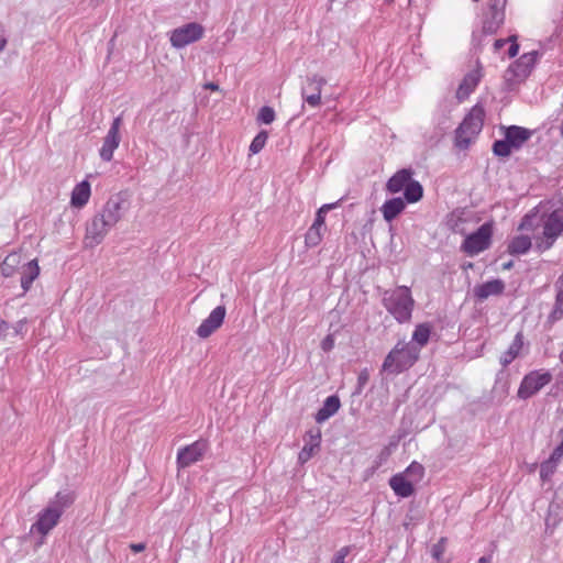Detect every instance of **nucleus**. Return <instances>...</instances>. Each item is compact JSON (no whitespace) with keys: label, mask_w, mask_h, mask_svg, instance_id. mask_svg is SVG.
<instances>
[{"label":"nucleus","mask_w":563,"mask_h":563,"mask_svg":"<svg viewBox=\"0 0 563 563\" xmlns=\"http://www.w3.org/2000/svg\"><path fill=\"white\" fill-rule=\"evenodd\" d=\"M21 286L24 291H27L40 274V267L36 260H31L21 266Z\"/></svg>","instance_id":"5701e85b"},{"label":"nucleus","mask_w":563,"mask_h":563,"mask_svg":"<svg viewBox=\"0 0 563 563\" xmlns=\"http://www.w3.org/2000/svg\"><path fill=\"white\" fill-rule=\"evenodd\" d=\"M505 288L504 283L500 279H494L486 282L479 286H477L474 289L475 296L481 299L485 300L490 296H496L503 292Z\"/></svg>","instance_id":"b1692460"},{"label":"nucleus","mask_w":563,"mask_h":563,"mask_svg":"<svg viewBox=\"0 0 563 563\" xmlns=\"http://www.w3.org/2000/svg\"><path fill=\"white\" fill-rule=\"evenodd\" d=\"M420 350L417 345L399 341L387 354L383 362V371L397 375L409 369L418 361Z\"/></svg>","instance_id":"f03ea898"},{"label":"nucleus","mask_w":563,"mask_h":563,"mask_svg":"<svg viewBox=\"0 0 563 563\" xmlns=\"http://www.w3.org/2000/svg\"><path fill=\"white\" fill-rule=\"evenodd\" d=\"M493 235V224L484 223L474 233L468 234L463 244L462 250L470 256L477 255L478 253L487 250L490 245Z\"/></svg>","instance_id":"6e6552de"},{"label":"nucleus","mask_w":563,"mask_h":563,"mask_svg":"<svg viewBox=\"0 0 563 563\" xmlns=\"http://www.w3.org/2000/svg\"><path fill=\"white\" fill-rule=\"evenodd\" d=\"M563 457V444L559 445L551 454V456L549 457V460L553 461L554 463L558 464V462L560 461V459Z\"/></svg>","instance_id":"c03bdc74"},{"label":"nucleus","mask_w":563,"mask_h":563,"mask_svg":"<svg viewBox=\"0 0 563 563\" xmlns=\"http://www.w3.org/2000/svg\"><path fill=\"white\" fill-rule=\"evenodd\" d=\"M125 205V196L121 192L117 194L107 200L97 216L104 220L106 224L110 225V228H113L122 219Z\"/></svg>","instance_id":"9d476101"},{"label":"nucleus","mask_w":563,"mask_h":563,"mask_svg":"<svg viewBox=\"0 0 563 563\" xmlns=\"http://www.w3.org/2000/svg\"><path fill=\"white\" fill-rule=\"evenodd\" d=\"M511 42L512 43H511V45H510V47L508 49L509 57L516 56L518 54V51H519V46H518V44L515 43V40L511 41Z\"/></svg>","instance_id":"de8ad7c7"},{"label":"nucleus","mask_w":563,"mask_h":563,"mask_svg":"<svg viewBox=\"0 0 563 563\" xmlns=\"http://www.w3.org/2000/svg\"><path fill=\"white\" fill-rule=\"evenodd\" d=\"M91 196V186L88 180L77 184L70 195V206L77 209L84 208Z\"/></svg>","instance_id":"6ab92c4d"},{"label":"nucleus","mask_w":563,"mask_h":563,"mask_svg":"<svg viewBox=\"0 0 563 563\" xmlns=\"http://www.w3.org/2000/svg\"><path fill=\"white\" fill-rule=\"evenodd\" d=\"M532 135L526 128L511 125L505 129V137L511 143L515 150L521 147Z\"/></svg>","instance_id":"4be33fe9"},{"label":"nucleus","mask_w":563,"mask_h":563,"mask_svg":"<svg viewBox=\"0 0 563 563\" xmlns=\"http://www.w3.org/2000/svg\"><path fill=\"white\" fill-rule=\"evenodd\" d=\"M504 21V11L489 10L488 15L483 22V30L485 33L494 34L503 25Z\"/></svg>","instance_id":"c85d7f7f"},{"label":"nucleus","mask_w":563,"mask_h":563,"mask_svg":"<svg viewBox=\"0 0 563 563\" xmlns=\"http://www.w3.org/2000/svg\"><path fill=\"white\" fill-rule=\"evenodd\" d=\"M383 305L398 322L404 323L411 319L415 300L408 287L398 286L384 291Z\"/></svg>","instance_id":"7ed1b4c3"},{"label":"nucleus","mask_w":563,"mask_h":563,"mask_svg":"<svg viewBox=\"0 0 563 563\" xmlns=\"http://www.w3.org/2000/svg\"><path fill=\"white\" fill-rule=\"evenodd\" d=\"M338 203H325L320 207L316 213V219L312 225L324 229L325 230V214L328 211L334 209Z\"/></svg>","instance_id":"c9c22d12"},{"label":"nucleus","mask_w":563,"mask_h":563,"mask_svg":"<svg viewBox=\"0 0 563 563\" xmlns=\"http://www.w3.org/2000/svg\"><path fill=\"white\" fill-rule=\"evenodd\" d=\"M523 79H519L518 74L512 65L504 74V85L507 90H514Z\"/></svg>","instance_id":"72a5a7b5"},{"label":"nucleus","mask_w":563,"mask_h":563,"mask_svg":"<svg viewBox=\"0 0 563 563\" xmlns=\"http://www.w3.org/2000/svg\"><path fill=\"white\" fill-rule=\"evenodd\" d=\"M227 314V309L224 306L216 307L209 316L202 320L200 325L197 328L196 333L201 339L209 338L213 332H216L223 323Z\"/></svg>","instance_id":"2eb2a0df"},{"label":"nucleus","mask_w":563,"mask_h":563,"mask_svg":"<svg viewBox=\"0 0 563 563\" xmlns=\"http://www.w3.org/2000/svg\"><path fill=\"white\" fill-rule=\"evenodd\" d=\"M122 125V118L117 117L111 123V126L103 139L99 155L102 161L110 162L113 158L114 151L119 147L121 142L120 129Z\"/></svg>","instance_id":"f8f14e48"},{"label":"nucleus","mask_w":563,"mask_h":563,"mask_svg":"<svg viewBox=\"0 0 563 563\" xmlns=\"http://www.w3.org/2000/svg\"><path fill=\"white\" fill-rule=\"evenodd\" d=\"M60 515H58V510L49 508L46 506L42 511L37 514L36 521L31 527V533L41 534L40 544L44 543V538L53 530L57 523L59 522Z\"/></svg>","instance_id":"9b49d317"},{"label":"nucleus","mask_w":563,"mask_h":563,"mask_svg":"<svg viewBox=\"0 0 563 563\" xmlns=\"http://www.w3.org/2000/svg\"><path fill=\"white\" fill-rule=\"evenodd\" d=\"M519 230L531 231L536 247L541 252L547 251L563 232V210L541 214L534 209L522 219Z\"/></svg>","instance_id":"f257e3e1"},{"label":"nucleus","mask_w":563,"mask_h":563,"mask_svg":"<svg viewBox=\"0 0 563 563\" xmlns=\"http://www.w3.org/2000/svg\"><path fill=\"white\" fill-rule=\"evenodd\" d=\"M386 190L389 194H397L404 190L405 199L408 203L418 202L423 196L421 184L412 179L410 169H400L394 174L386 184Z\"/></svg>","instance_id":"20e7f679"},{"label":"nucleus","mask_w":563,"mask_h":563,"mask_svg":"<svg viewBox=\"0 0 563 563\" xmlns=\"http://www.w3.org/2000/svg\"><path fill=\"white\" fill-rule=\"evenodd\" d=\"M207 448V442L200 440L180 449L177 454L178 466L185 468L200 461L206 453Z\"/></svg>","instance_id":"dca6fc26"},{"label":"nucleus","mask_w":563,"mask_h":563,"mask_svg":"<svg viewBox=\"0 0 563 563\" xmlns=\"http://www.w3.org/2000/svg\"><path fill=\"white\" fill-rule=\"evenodd\" d=\"M484 115L482 107L475 106L472 108L456 131V145L459 147L466 148L477 136L483 128Z\"/></svg>","instance_id":"423d86ee"},{"label":"nucleus","mask_w":563,"mask_h":563,"mask_svg":"<svg viewBox=\"0 0 563 563\" xmlns=\"http://www.w3.org/2000/svg\"><path fill=\"white\" fill-rule=\"evenodd\" d=\"M552 379V375L545 371H532L527 374L519 386L518 397L528 399L539 393Z\"/></svg>","instance_id":"1a4fd4ad"},{"label":"nucleus","mask_w":563,"mask_h":563,"mask_svg":"<svg viewBox=\"0 0 563 563\" xmlns=\"http://www.w3.org/2000/svg\"><path fill=\"white\" fill-rule=\"evenodd\" d=\"M305 441L306 443L298 455V462L300 464L307 463L319 450L321 443V430L319 428L310 429L306 433Z\"/></svg>","instance_id":"a211bd4d"},{"label":"nucleus","mask_w":563,"mask_h":563,"mask_svg":"<svg viewBox=\"0 0 563 563\" xmlns=\"http://www.w3.org/2000/svg\"><path fill=\"white\" fill-rule=\"evenodd\" d=\"M324 231V229L311 224V227L308 229L305 235L306 246L309 249L318 246L323 239Z\"/></svg>","instance_id":"2f4dec72"},{"label":"nucleus","mask_w":563,"mask_h":563,"mask_svg":"<svg viewBox=\"0 0 563 563\" xmlns=\"http://www.w3.org/2000/svg\"><path fill=\"white\" fill-rule=\"evenodd\" d=\"M523 346L522 334L517 333L508 350L501 354L500 364L506 367L518 357Z\"/></svg>","instance_id":"bb28decb"},{"label":"nucleus","mask_w":563,"mask_h":563,"mask_svg":"<svg viewBox=\"0 0 563 563\" xmlns=\"http://www.w3.org/2000/svg\"><path fill=\"white\" fill-rule=\"evenodd\" d=\"M424 468L418 462H412L404 472L389 479V486L394 493L402 498L410 497L415 493V486L423 478Z\"/></svg>","instance_id":"39448f33"},{"label":"nucleus","mask_w":563,"mask_h":563,"mask_svg":"<svg viewBox=\"0 0 563 563\" xmlns=\"http://www.w3.org/2000/svg\"><path fill=\"white\" fill-rule=\"evenodd\" d=\"M406 202V199L400 197L386 200L380 207L384 220L391 222L394 219H396L405 210Z\"/></svg>","instance_id":"412c9836"},{"label":"nucleus","mask_w":563,"mask_h":563,"mask_svg":"<svg viewBox=\"0 0 563 563\" xmlns=\"http://www.w3.org/2000/svg\"><path fill=\"white\" fill-rule=\"evenodd\" d=\"M482 67L479 64H476V67L467 73L459 85L456 98L460 101L465 100L475 90L482 79Z\"/></svg>","instance_id":"f3484780"},{"label":"nucleus","mask_w":563,"mask_h":563,"mask_svg":"<svg viewBox=\"0 0 563 563\" xmlns=\"http://www.w3.org/2000/svg\"><path fill=\"white\" fill-rule=\"evenodd\" d=\"M514 146L506 137L504 140L496 141L493 145L494 154L501 157L509 156Z\"/></svg>","instance_id":"f704fd0d"},{"label":"nucleus","mask_w":563,"mask_h":563,"mask_svg":"<svg viewBox=\"0 0 563 563\" xmlns=\"http://www.w3.org/2000/svg\"><path fill=\"white\" fill-rule=\"evenodd\" d=\"M23 262L22 254L19 252L10 253L1 263V273L5 277H10L16 272L20 273Z\"/></svg>","instance_id":"393cba45"},{"label":"nucleus","mask_w":563,"mask_h":563,"mask_svg":"<svg viewBox=\"0 0 563 563\" xmlns=\"http://www.w3.org/2000/svg\"><path fill=\"white\" fill-rule=\"evenodd\" d=\"M75 496L71 492H58L53 499L49 500L48 507L58 510V515L63 512L74 503Z\"/></svg>","instance_id":"cd10ccee"},{"label":"nucleus","mask_w":563,"mask_h":563,"mask_svg":"<svg viewBox=\"0 0 563 563\" xmlns=\"http://www.w3.org/2000/svg\"><path fill=\"white\" fill-rule=\"evenodd\" d=\"M275 120V111L271 107H262L257 114V121L263 124H271Z\"/></svg>","instance_id":"4c0bfd02"},{"label":"nucleus","mask_w":563,"mask_h":563,"mask_svg":"<svg viewBox=\"0 0 563 563\" xmlns=\"http://www.w3.org/2000/svg\"><path fill=\"white\" fill-rule=\"evenodd\" d=\"M325 84L327 80L322 76H309L301 88V96L305 102L312 108L319 107L321 103V91Z\"/></svg>","instance_id":"4468645a"},{"label":"nucleus","mask_w":563,"mask_h":563,"mask_svg":"<svg viewBox=\"0 0 563 563\" xmlns=\"http://www.w3.org/2000/svg\"><path fill=\"white\" fill-rule=\"evenodd\" d=\"M334 347V339L332 335H327L321 342V349L329 352Z\"/></svg>","instance_id":"79ce46f5"},{"label":"nucleus","mask_w":563,"mask_h":563,"mask_svg":"<svg viewBox=\"0 0 563 563\" xmlns=\"http://www.w3.org/2000/svg\"><path fill=\"white\" fill-rule=\"evenodd\" d=\"M507 0H489V10L504 11Z\"/></svg>","instance_id":"a19ab883"},{"label":"nucleus","mask_w":563,"mask_h":563,"mask_svg":"<svg viewBox=\"0 0 563 563\" xmlns=\"http://www.w3.org/2000/svg\"><path fill=\"white\" fill-rule=\"evenodd\" d=\"M130 549L133 552L139 553V552L144 551L146 549V545H145V543H131Z\"/></svg>","instance_id":"49530a36"},{"label":"nucleus","mask_w":563,"mask_h":563,"mask_svg":"<svg viewBox=\"0 0 563 563\" xmlns=\"http://www.w3.org/2000/svg\"><path fill=\"white\" fill-rule=\"evenodd\" d=\"M538 58L539 53L537 51H532L523 54L516 63L512 64L514 68L518 74L519 79L525 80L530 75Z\"/></svg>","instance_id":"aec40b11"},{"label":"nucleus","mask_w":563,"mask_h":563,"mask_svg":"<svg viewBox=\"0 0 563 563\" xmlns=\"http://www.w3.org/2000/svg\"><path fill=\"white\" fill-rule=\"evenodd\" d=\"M514 40H516L515 36H511L508 40H497V41H495V43H494L495 51L497 52V51L501 49L507 42L514 41Z\"/></svg>","instance_id":"a18cd8bd"},{"label":"nucleus","mask_w":563,"mask_h":563,"mask_svg":"<svg viewBox=\"0 0 563 563\" xmlns=\"http://www.w3.org/2000/svg\"><path fill=\"white\" fill-rule=\"evenodd\" d=\"M8 329V323L4 320L0 319V340L5 335Z\"/></svg>","instance_id":"09e8293b"},{"label":"nucleus","mask_w":563,"mask_h":563,"mask_svg":"<svg viewBox=\"0 0 563 563\" xmlns=\"http://www.w3.org/2000/svg\"><path fill=\"white\" fill-rule=\"evenodd\" d=\"M267 139L268 133L266 131H261L251 142L250 154L254 155L260 153L264 148Z\"/></svg>","instance_id":"e433bc0d"},{"label":"nucleus","mask_w":563,"mask_h":563,"mask_svg":"<svg viewBox=\"0 0 563 563\" xmlns=\"http://www.w3.org/2000/svg\"><path fill=\"white\" fill-rule=\"evenodd\" d=\"M431 325L429 323H420L416 327L412 333V344L417 345L419 350L424 346L430 338Z\"/></svg>","instance_id":"7c9ffc66"},{"label":"nucleus","mask_w":563,"mask_h":563,"mask_svg":"<svg viewBox=\"0 0 563 563\" xmlns=\"http://www.w3.org/2000/svg\"><path fill=\"white\" fill-rule=\"evenodd\" d=\"M205 35V27L197 22L180 25L169 33V42L174 48H184L201 40Z\"/></svg>","instance_id":"0eeeda50"},{"label":"nucleus","mask_w":563,"mask_h":563,"mask_svg":"<svg viewBox=\"0 0 563 563\" xmlns=\"http://www.w3.org/2000/svg\"><path fill=\"white\" fill-rule=\"evenodd\" d=\"M5 45H7L5 38L0 37V52H2L4 49Z\"/></svg>","instance_id":"3c124183"},{"label":"nucleus","mask_w":563,"mask_h":563,"mask_svg":"<svg viewBox=\"0 0 563 563\" xmlns=\"http://www.w3.org/2000/svg\"><path fill=\"white\" fill-rule=\"evenodd\" d=\"M531 236L526 234H520L515 236L508 245V251L510 254H525L531 247Z\"/></svg>","instance_id":"c756f323"},{"label":"nucleus","mask_w":563,"mask_h":563,"mask_svg":"<svg viewBox=\"0 0 563 563\" xmlns=\"http://www.w3.org/2000/svg\"><path fill=\"white\" fill-rule=\"evenodd\" d=\"M349 553L347 548H342L340 551L336 552L334 558L332 559L331 563H344V560Z\"/></svg>","instance_id":"37998d69"},{"label":"nucleus","mask_w":563,"mask_h":563,"mask_svg":"<svg viewBox=\"0 0 563 563\" xmlns=\"http://www.w3.org/2000/svg\"><path fill=\"white\" fill-rule=\"evenodd\" d=\"M556 463L551 460L543 462L540 466V476L543 481L548 479L556 468Z\"/></svg>","instance_id":"58836bf2"},{"label":"nucleus","mask_w":563,"mask_h":563,"mask_svg":"<svg viewBox=\"0 0 563 563\" xmlns=\"http://www.w3.org/2000/svg\"><path fill=\"white\" fill-rule=\"evenodd\" d=\"M445 551V540L444 539H441L437 544H434L432 547V550H431V553H432V556L435 559V560H441L443 553Z\"/></svg>","instance_id":"ea45409f"},{"label":"nucleus","mask_w":563,"mask_h":563,"mask_svg":"<svg viewBox=\"0 0 563 563\" xmlns=\"http://www.w3.org/2000/svg\"><path fill=\"white\" fill-rule=\"evenodd\" d=\"M558 294L554 309L551 313L552 320H559L563 317V274L556 283Z\"/></svg>","instance_id":"473e14b6"},{"label":"nucleus","mask_w":563,"mask_h":563,"mask_svg":"<svg viewBox=\"0 0 563 563\" xmlns=\"http://www.w3.org/2000/svg\"><path fill=\"white\" fill-rule=\"evenodd\" d=\"M112 228L106 224L99 216L95 214L86 225L84 243L86 247L99 245Z\"/></svg>","instance_id":"ddd939ff"},{"label":"nucleus","mask_w":563,"mask_h":563,"mask_svg":"<svg viewBox=\"0 0 563 563\" xmlns=\"http://www.w3.org/2000/svg\"><path fill=\"white\" fill-rule=\"evenodd\" d=\"M478 563H490V558L489 556H482L478 560Z\"/></svg>","instance_id":"603ef678"},{"label":"nucleus","mask_w":563,"mask_h":563,"mask_svg":"<svg viewBox=\"0 0 563 563\" xmlns=\"http://www.w3.org/2000/svg\"><path fill=\"white\" fill-rule=\"evenodd\" d=\"M504 267H505V268H509V267H511V263L505 264V265H504Z\"/></svg>","instance_id":"864d4df0"},{"label":"nucleus","mask_w":563,"mask_h":563,"mask_svg":"<svg viewBox=\"0 0 563 563\" xmlns=\"http://www.w3.org/2000/svg\"><path fill=\"white\" fill-rule=\"evenodd\" d=\"M203 87H205V89H209L212 91H218L220 89L219 85H217L214 82H207Z\"/></svg>","instance_id":"8fccbe9b"},{"label":"nucleus","mask_w":563,"mask_h":563,"mask_svg":"<svg viewBox=\"0 0 563 563\" xmlns=\"http://www.w3.org/2000/svg\"><path fill=\"white\" fill-rule=\"evenodd\" d=\"M340 399L336 396H330L324 400L323 406L316 413V421L322 423L332 417L340 409Z\"/></svg>","instance_id":"a878e982"}]
</instances>
